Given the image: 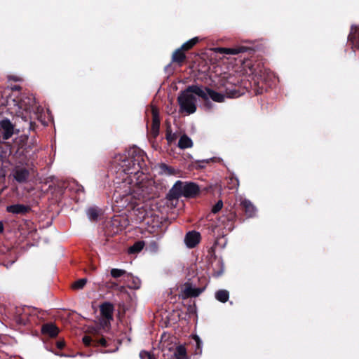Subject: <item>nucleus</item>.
<instances>
[{"mask_svg":"<svg viewBox=\"0 0 359 359\" xmlns=\"http://www.w3.org/2000/svg\"><path fill=\"white\" fill-rule=\"evenodd\" d=\"M144 158L145 154L143 151L134 149L129 158H124L122 160L118 170L122 182L116 194L124 201V203L139 205L152 197L151 182L147 180L144 175Z\"/></svg>","mask_w":359,"mask_h":359,"instance_id":"nucleus-1","label":"nucleus"},{"mask_svg":"<svg viewBox=\"0 0 359 359\" xmlns=\"http://www.w3.org/2000/svg\"><path fill=\"white\" fill-rule=\"evenodd\" d=\"M196 96L205 97V93L198 85L189 86L184 90L182 91L177 97L180 111L187 115L194 114L197 109Z\"/></svg>","mask_w":359,"mask_h":359,"instance_id":"nucleus-2","label":"nucleus"},{"mask_svg":"<svg viewBox=\"0 0 359 359\" xmlns=\"http://www.w3.org/2000/svg\"><path fill=\"white\" fill-rule=\"evenodd\" d=\"M36 108L35 98L30 95L21 98L15 104L12 112L15 113L18 117L21 118L27 123L28 128H31L32 120L36 116Z\"/></svg>","mask_w":359,"mask_h":359,"instance_id":"nucleus-3","label":"nucleus"},{"mask_svg":"<svg viewBox=\"0 0 359 359\" xmlns=\"http://www.w3.org/2000/svg\"><path fill=\"white\" fill-rule=\"evenodd\" d=\"M172 190L179 195H182L186 197H192L197 194L199 189L194 183H183L181 181H177L174 184Z\"/></svg>","mask_w":359,"mask_h":359,"instance_id":"nucleus-4","label":"nucleus"},{"mask_svg":"<svg viewBox=\"0 0 359 359\" xmlns=\"http://www.w3.org/2000/svg\"><path fill=\"white\" fill-rule=\"evenodd\" d=\"M100 309L102 317L101 325L103 327H107L110 321L113 320L114 305L110 302H106L100 306Z\"/></svg>","mask_w":359,"mask_h":359,"instance_id":"nucleus-5","label":"nucleus"},{"mask_svg":"<svg viewBox=\"0 0 359 359\" xmlns=\"http://www.w3.org/2000/svg\"><path fill=\"white\" fill-rule=\"evenodd\" d=\"M201 86V89L202 90V91H203V93L205 95V97H201L205 101L208 100L209 98H210L211 100H212L213 101L217 102H222L224 101V98H225L224 95H223L220 93L216 92L209 88L203 87L202 86Z\"/></svg>","mask_w":359,"mask_h":359,"instance_id":"nucleus-6","label":"nucleus"},{"mask_svg":"<svg viewBox=\"0 0 359 359\" xmlns=\"http://www.w3.org/2000/svg\"><path fill=\"white\" fill-rule=\"evenodd\" d=\"M29 170L23 167L16 166L12 171L13 178L19 183L25 182L29 177Z\"/></svg>","mask_w":359,"mask_h":359,"instance_id":"nucleus-7","label":"nucleus"},{"mask_svg":"<svg viewBox=\"0 0 359 359\" xmlns=\"http://www.w3.org/2000/svg\"><path fill=\"white\" fill-rule=\"evenodd\" d=\"M0 128L2 130V138L8 140L13 135L14 126L8 118H4L0 121Z\"/></svg>","mask_w":359,"mask_h":359,"instance_id":"nucleus-8","label":"nucleus"},{"mask_svg":"<svg viewBox=\"0 0 359 359\" xmlns=\"http://www.w3.org/2000/svg\"><path fill=\"white\" fill-rule=\"evenodd\" d=\"M201 240V235L198 232L192 231H189L184 237V243L189 248H194Z\"/></svg>","mask_w":359,"mask_h":359,"instance_id":"nucleus-9","label":"nucleus"},{"mask_svg":"<svg viewBox=\"0 0 359 359\" xmlns=\"http://www.w3.org/2000/svg\"><path fill=\"white\" fill-rule=\"evenodd\" d=\"M151 114H152V125H151V133L152 135L155 137L158 135L159 133V127H160V117L159 112L156 107H151Z\"/></svg>","mask_w":359,"mask_h":359,"instance_id":"nucleus-10","label":"nucleus"},{"mask_svg":"<svg viewBox=\"0 0 359 359\" xmlns=\"http://www.w3.org/2000/svg\"><path fill=\"white\" fill-rule=\"evenodd\" d=\"M203 289L194 287L191 285H186L182 290L184 298L198 297L202 292Z\"/></svg>","mask_w":359,"mask_h":359,"instance_id":"nucleus-11","label":"nucleus"},{"mask_svg":"<svg viewBox=\"0 0 359 359\" xmlns=\"http://www.w3.org/2000/svg\"><path fill=\"white\" fill-rule=\"evenodd\" d=\"M29 210V208L27 205H22V204H15L8 205L6 208V210L8 212L13 213V214H25L27 213Z\"/></svg>","mask_w":359,"mask_h":359,"instance_id":"nucleus-12","label":"nucleus"},{"mask_svg":"<svg viewBox=\"0 0 359 359\" xmlns=\"http://www.w3.org/2000/svg\"><path fill=\"white\" fill-rule=\"evenodd\" d=\"M41 332L44 334H47L50 337H54L59 332L58 328L53 323H47L42 326Z\"/></svg>","mask_w":359,"mask_h":359,"instance_id":"nucleus-13","label":"nucleus"},{"mask_svg":"<svg viewBox=\"0 0 359 359\" xmlns=\"http://www.w3.org/2000/svg\"><path fill=\"white\" fill-rule=\"evenodd\" d=\"M348 40L352 43L353 46L359 48V27H351Z\"/></svg>","mask_w":359,"mask_h":359,"instance_id":"nucleus-14","label":"nucleus"},{"mask_svg":"<svg viewBox=\"0 0 359 359\" xmlns=\"http://www.w3.org/2000/svg\"><path fill=\"white\" fill-rule=\"evenodd\" d=\"M246 50L244 47L236 48H217L215 52L221 54H229V55H237L240 53H243Z\"/></svg>","mask_w":359,"mask_h":359,"instance_id":"nucleus-15","label":"nucleus"},{"mask_svg":"<svg viewBox=\"0 0 359 359\" xmlns=\"http://www.w3.org/2000/svg\"><path fill=\"white\" fill-rule=\"evenodd\" d=\"M127 286L132 289H138L140 287L141 281L137 278L131 276L130 273L127 274V277L124 282Z\"/></svg>","mask_w":359,"mask_h":359,"instance_id":"nucleus-16","label":"nucleus"},{"mask_svg":"<svg viewBox=\"0 0 359 359\" xmlns=\"http://www.w3.org/2000/svg\"><path fill=\"white\" fill-rule=\"evenodd\" d=\"M241 205L245 209V214L248 215V217H251L255 215L256 208L249 200H242Z\"/></svg>","mask_w":359,"mask_h":359,"instance_id":"nucleus-17","label":"nucleus"},{"mask_svg":"<svg viewBox=\"0 0 359 359\" xmlns=\"http://www.w3.org/2000/svg\"><path fill=\"white\" fill-rule=\"evenodd\" d=\"M193 146V142L190 137H189L187 135H183L181 136L179 142L178 147L182 149H187L191 148Z\"/></svg>","mask_w":359,"mask_h":359,"instance_id":"nucleus-18","label":"nucleus"},{"mask_svg":"<svg viewBox=\"0 0 359 359\" xmlns=\"http://www.w3.org/2000/svg\"><path fill=\"white\" fill-rule=\"evenodd\" d=\"M174 356L176 359H188L187 350L184 346H177L175 350Z\"/></svg>","mask_w":359,"mask_h":359,"instance_id":"nucleus-19","label":"nucleus"},{"mask_svg":"<svg viewBox=\"0 0 359 359\" xmlns=\"http://www.w3.org/2000/svg\"><path fill=\"white\" fill-rule=\"evenodd\" d=\"M181 48L177 49L172 55V61L179 64L182 63L185 59V55Z\"/></svg>","mask_w":359,"mask_h":359,"instance_id":"nucleus-20","label":"nucleus"},{"mask_svg":"<svg viewBox=\"0 0 359 359\" xmlns=\"http://www.w3.org/2000/svg\"><path fill=\"white\" fill-rule=\"evenodd\" d=\"M128 273L126 272V271L123 269H112L111 270V276L114 278H118L123 277V280L125 282V279L127 277V274Z\"/></svg>","mask_w":359,"mask_h":359,"instance_id":"nucleus-21","label":"nucleus"},{"mask_svg":"<svg viewBox=\"0 0 359 359\" xmlns=\"http://www.w3.org/2000/svg\"><path fill=\"white\" fill-rule=\"evenodd\" d=\"M229 292L225 290H220L215 293V298L218 301L223 302V303L227 302L229 299Z\"/></svg>","mask_w":359,"mask_h":359,"instance_id":"nucleus-22","label":"nucleus"},{"mask_svg":"<svg viewBox=\"0 0 359 359\" xmlns=\"http://www.w3.org/2000/svg\"><path fill=\"white\" fill-rule=\"evenodd\" d=\"M144 246V241L135 242L133 244V245L130 247L128 252H129V253H131V254L140 252L143 249Z\"/></svg>","mask_w":359,"mask_h":359,"instance_id":"nucleus-23","label":"nucleus"},{"mask_svg":"<svg viewBox=\"0 0 359 359\" xmlns=\"http://www.w3.org/2000/svg\"><path fill=\"white\" fill-rule=\"evenodd\" d=\"M198 41V37H194L188 41L185 42L182 46H181V49L183 50H187L191 48Z\"/></svg>","mask_w":359,"mask_h":359,"instance_id":"nucleus-24","label":"nucleus"},{"mask_svg":"<svg viewBox=\"0 0 359 359\" xmlns=\"http://www.w3.org/2000/svg\"><path fill=\"white\" fill-rule=\"evenodd\" d=\"M86 283H87L86 278L79 279L73 283L72 288L76 289V290L82 289L85 286Z\"/></svg>","mask_w":359,"mask_h":359,"instance_id":"nucleus-25","label":"nucleus"},{"mask_svg":"<svg viewBox=\"0 0 359 359\" xmlns=\"http://www.w3.org/2000/svg\"><path fill=\"white\" fill-rule=\"evenodd\" d=\"M87 215H88V218L91 220H94V219H97V217L98 216L97 211L95 208L88 209V212H87Z\"/></svg>","mask_w":359,"mask_h":359,"instance_id":"nucleus-26","label":"nucleus"},{"mask_svg":"<svg viewBox=\"0 0 359 359\" xmlns=\"http://www.w3.org/2000/svg\"><path fill=\"white\" fill-rule=\"evenodd\" d=\"M177 136L175 133L168 131L166 134V140L168 143L171 144L175 141Z\"/></svg>","mask_w":359,"mask_h":359,"instance_id":"nucleus-27","label":"nucleus"},{"mask_svg":"<svg viewBox=\"0 0 359 359\" xmlns=\"http://www.w3.org/2000/svg\"><path fill=\"white\" fill-rule=\"evenodd\" d=\"M223 207V202L222 201H219L212 208V212L217 213Z\"/></svg>","mask_w":359,"mask_h":359,"instance_id":"nucleus-28","label":"nucleus"},{"mask_svg":"<svg viewBox=\"0 0 359 359\" xmlns=\"http://www.w3.org/2000/svg\"><path fill=\"white\" fill-rule=\"evenodd\" d=\"M140 357L141 359H153L151 354L145 351H142L140 353Z\"/></svg>","mask_w":359,"mask_h":359,"instance_id":"nucleus-29","label":"nucleus"},{"mask_svg":"<svg viewBox=\"0 0 359 359\" xmlns=\"http://www.w3.org/2000/svg\"><path fill=\"white\" fill-rule=\"evenodd\" d=\"M83 342L86 346H90L92 342V339L89 336H84L83 337Z\"/></svg>","mask_w":359,"mask_h":359,"instance_id":"nucleus-30","label":"nucleus"},{"mask_svg":"<svg viewBox=\"0 0 359 359\" xmlns=\"http://www.w3.org/2000/svg\"><path fill=\"white\" fill-rule=\"evenodd\" d=\"M149 248L151 250L156 252L158 250V245L155 241H152L149 244Z\"/></svg>","mask_w":359,"mask_h":359,"instance_id":"nucleus-31","label":"nucleus"},{"mask_svg":"<svg viewBox=\"0 0 359 359\" xmlns=\"http://www.w3.org/2000/svg\"><path fill=\"white\" fill-rule=\"evenodd\" d=\"M194 339L195 341L196 342L197 347L200 348V346H201V344L200 338L198 336L196 335V336H194Z\"/></svg>","mask_w":359,"mask_h":359,"instance_id":"nucleus-32","label":"nucleus"},{"mask_svg":"<svg viewBox=\"0 0 359 359\" xmlns=\"http://www.w3.org/2000/svg\"><path fill=\"white\" fill-rule=\"evenodd\" d=\"M97 343H99L100 345H102L103 346H107V341L104 338H102L101 339H100L99 341H97Z\"/></svg>","mask_w":359,"mask_h":359,"instance_id":"nucleus-33","label":"nucleus"},{"mask_svg":"<svg viewBox=\"0 0 359 359\" xmlns=\"http://www.w3.org/2000/svg\"><path fill=\"white\" fill-rule=\"evenodd\" d=\"M116 290H118L120 292H125L126 291V288L124 286H121V285H118Z\"/></svg>","mask_w":359,"mask_h":359,"instance_id":"nucleus-34","label":"nucleus"},{"mask_svg":"<svg viewBox=\"0 0 359 359\" xmlns=\"http://www.w3.org/2000/svg\"><path fill=\"white\" fill-rule=\"evenodd\" d=\"M118 285L116 283H111V287L113 289V290H116L117 289Z\"/></svg>","mask_w":359,"mask_h":359,"instance_id":"nucleus-35","label":"nucleus"},{"mask_svg":"<svg viewBox=\"0 0 359 359\" xmlns=\"http://www.w3.org/2000/svg\"><path fill=\"white\" fill-rule=\"evenodd\" d=\"M64 346V343L62 341L57 342V347L59 348H62Z\"/></svg>","mask_w":359,"mask_h":359,"instance_id":"nucleus-36","label":"nucleus"},{"mask_svg":"<svg viewBox=\"0 0 359 359\" xmlns=\"http://www.w3.org/2000/svg\"><path fill=\"white\" fill-rule=\"evenodd\" d=\"M238 95H237L236 93H232L231 95H228L229 97H238Z\"/></svg>","mask_w":359,"mask_h":359,"instance_id":"nucleus-37","label":"nucleus"},{"mask_svg":"<svg viewBox=\"0 0 359 359\" xmlns=\"http://www.w3.org/2000/svg\"><path fill=\"white\" fill-rule=\"evenodd\" d=\"M4 231V225L1 222H0V232H3Z\"/></svg>","mask_w":359,"mask_h":359,"instance_id":"nucleus-38","label":"nucleus"},{"mask_svg":"<svg viewBox=\"0 0 359 359\" xmlns=\"http://www.w3.org/2000/svg\"><path fill=\"white\" fill-rule=\"evenodd\" d=\"M215 161V158H209V159L205 160V162L208 163L209 161Z\"/></svg>","mask_w":359,"mask_h":359,"instance_id":"nucleus-39","label":"nucleus"}]
</instances>
